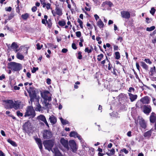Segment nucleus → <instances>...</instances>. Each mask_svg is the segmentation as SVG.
<instances>
[{"label": "nucleus", "mask_w": 156, "mask_h": 156, "mask_svg": "<svg viewBox=\"0 0 156 156\" xmlns=\"http://www.w3.org/2000/svg\"><path fill=\"white\" fill-rule=\"evenodd\" d=\"M8 68L11 69L13 72H19L22 68V66L20 63L15 62H10L8 64Z\"/></svg>", "instance_id": "1"}, {"label": "nucleus", "mask_w": 156, "mask_h": 156, "mask_svg": "<svg viewBox=\"0 0 156 156\" xmlns=\"http://www.w3.org/2000/svg\"><path fill=\"white\" fill-rule=\"evenodd\" d=\"M36 115V113L33 107L31 106H28L26 108V111L24 116L25 117H30V118H33Z\"/></svg>", "instance_id": "2"}, {"label": "nucleus", "mask_w": 156, "mask_h": 156, "mask_svg": "<svg viewBox=\"0 0 156 156\" xmlns=\"http://www.w3.org/2000/svg\"><path fill=\"white\" fill-rule=\"evenodd\" d=\"M30 98V101L32 103L34 102V99L37 98V95L35 90V88L34 87H30L29 89H27Z\"/></svg>", "instance_id": "3"}, {"label": "nucleus", "mask_w": 156, "mask_h": 156, "mask_svg": "<svg viewBox=\"0 0 156 156\" xmlns=\"http://www.w3.org/2000/svg\"><path fill=\"white\" fill-rule=\"evenodd\" d=\"M45 148L49 151L52 150V148L53 147L54 144V140H44L43 143Z\"/></svg>", "instance_id": "4"}, {"label": "nucleus", "mask_w": 156, "mask_h": 156, "mask_svg": "<svg viewBox=\"0 0 156 156\" xmlns=\"http://www.w3.org/2000/svg\"><path fill=\"white\" fill-rule=\"evenodd\" d=\"M31 126V125L29 121H27V122H25L23 125V130L25 131L26 133H30L31 132V130H32V128Z\"/></svg>", "instance_id": "5"}, {"label": "nucleus", "mask_w": 156, "mask_h": 156, "mask_svg": "<svg viewBox=\"0 0 156 156\" xmlns=\"http://www.w3.org/2000/svg\"><path fill=\"white\" fill-rule=\"evenodd\" d=\"M52 136V133L50 131L47 129L44 130L43 131V136L44 139H49Z\"/></svg>", "instance_id": "6"}, {"label": "nucleus", "mask_w": 156, "mask_h": 156, "mask_svg": "<svg viewBox=\"0 0 156 156\" xmlns=\"http://www.w3.org/2000/svg\"><path fill=\"white\" fill-rule=\"evenodd\" d=\"M69 145L72 151L74 152H76L77 151V149L76 144L75 141L73 140L69 141Z\"/></svg>", "instance_id": "7"}, {"label": "nucleus", "mask_w": 156, "mask_h": 156, "mask_svg": "<svg viewBox=\"0 0 156 156\" xmlns=\"http://www.w3.org/2000/svg\"><path fill=\"white\" fill-rule=\"evenodd\" d=\"M151 107L150 105H144L143 106V112L147 115H148L151 112Z\"/></svg>", "instance_id": "8"}, {"label": "nucleus", "mask_w": 156, "mask_h": 156, "mask_svg": "<svg viewBox=\"0 0 156 156\" xmlns=\"http://www.w3.org/2000/svg\"><path fill=\"white\" fill-rule=\"evenodd\" d=\"M121 17L123 18L128 20L130 17V14L129 12L127 11H123L121 12Z\"/></svg>", "instance_id": "9"}, {"label": "nucleus", "mask_w": 156, "mask_h": 156, "mask_svg": "<svg viewBox=\"0 0 156 156\" xmlns=\"http://www.w3.org/2000/svg\"><path fill=\"white\" fill-rule=\"evenodd\" d=\"M60 142L64 147L67 149L68 150H69L68 141L67 140H65L64 138H62L60 139Z\"/></svg>", "instance_id": "10"}, {"label": "nucleus", "mask_w": 156, "mask_h": 156, "mask_svg": "<svg viewBox=\"0 0 156 156\" xmlns=\"http://www.w3.org/2000/svg\"><path fill=\"white\" fill-rule=\"evenodd\" d=\"M139 123L142 128L144 129L147 127V124L144 119L142 118L139 119Z\"/></svg>", "instance_id": "11"}, {"label": "nucleus", "mask_w": 156, "mask_h": 156, "mask_svg": "<svg viewBox=\"0 0 156 156\" xmlns=\"http://www.w3.org/2000/svg\"><path fill=\"white\" fill-rule=\"evenodd\" d=\"M140 101L143 104H148L150 102V98L148 96H145L141 98Z\"/></svg>", "instance_id": "12"}, {"label": "nucleus", "mask_w": 156, "mask_h": 156, "mask_svg": "<svg viewBox=\"0 0 156 156\" xmlns=\"http://www.w3.org/2000/svg\"><path fill=\"white\" fill-rule=\"evenodd\" d=\"M37 119L39 120H40L44 122L47 126H49V125L47 121L46 118L44 115H39L37 117Z\"/></svg>", "instance_id": "13"}, {"label": "nucleus", "mask_w": 156, "mask_h": 156, "mask_svg": "<svg viewBox=\"0 0 156 156\" xmlns=\"http://www.w3.org/2000/svg\"><path fill=\"white\" fill-rule=\"evenodd\" d=\"M150 121L152 123H154L156 121V114L154 112L151 113L150 117Z\"/></svg>", "instance_id": "14"}, {"label": "nucleus", "mask_w": 156, "mask_h": 156, "mask_svg": "<svg viewBox=\"0 0 156 156\" xmlns=\"http://www.w3.org/2000/svg\"><path fill=\"white\" fill-rule=\"evenodd\" d=\"M41 151H42V144L41 139L39 138H37L35 139Z\"/></svg>", "instance_id": "15"}, {"label": "nucleus", "mask_w": 156, "mask_h": 156, "mask_svg": "<svg viewBox=\"0 0 156 156\" xmlns=\"http://www.w3.org/2000/svg\"><path fill=\"white\" fill-rule=\"evenodd\" d=\"M128 95L131 102H133L135 101L137 97V95L133 94L131 93H128Z\"/></svg>", "instance_id": "16"}, {"label": "nucleus", "mask_w": 156, "mask_h": 156, "mask_svg": "<svg viewBox=\"0 0 156 156\" xmlns=\"http://www.w3.org/2000/svg\"><path fill=\"white\" fill-rule=\"evenodd\" d=\"M152 133L151 130H150L144 133V136L147 139H149L151 136Z\"/></svg>", "instance_id": "17"}, {"label": "nucleus", "mask_w": 156, "mask_h": 156, "mask_svg": "<svg viewBox=\"0 0 156 156\" xmlns=\"http://www.w3.org/2000/svg\"><path fill=\"white\" fill-rule=\"evenodd\" d=\"M49 119L51 123L54 124H55L57 122V119L53 115H51Z\"/></svg>", "instance_id": "18"}, {"label": "nucleus", "mask_w": 156, "mask_h": 156, "mask_svg": "<svg viewBox=\"0 0 156 156\" xmlns=\"http://www.w3.org/2000/svg\"><path fill=\"white\" fill-rule=\"evenodd\" d=\"M96 23L97 25L101 29L104 28L105 27L104 23L101 19H99V20Z\"/></svg>", "instance_id": "19"}, {"label": "nucleus", "mask_w": 156, "mask_h": 156, "mask_svg": "<svg viewBox=\"0 0 156 156\" xmlns=\"http://www.w3.org/2000/svg\"><path fill=\"white\" fill-rule=\"evenodd\" d=\"M56 14L59 16H61L62 14V10L59 7L56 6L55 9Z\"/></svg>", "instance_id": "20"}, {"label": "nucleus", "mask_w": 156, "mask_h": 156, "mask_svg": "<svg viewBox=\"0 0 156 156\" xmlns=\"http://www.w3.org/2000/svg\"><path fill=\"white\" fill-rule=\"evenodd\" d=\"M106 5H108L109 7H111L113 5V4L111 1H105L103 2L101 5L102 7H104Z\"/></svg>", "instance_id": "21"}, {"label": "nucleus", "mask_w": 156, "mask_h": 156, "mask_svg": "<svg viewBox=\"0 0 156 156\" xmlns=\"http://www.w3.org/2000/svg\"><path fill=\"white\" fill-rule=\"evenodd\" d=\"M109 152H107L106 153V154L108 156H112V155H114L115 154V149L112 148L111 150L109 151Z\"/></svg>", "instance_id": "22"}, {"label": "nucleus", "mask_w": 156, "mask_h": 156, "mask_svg": "<svg viewBox=\"0 0 156 156\" xmlns=\"http://www.w3.org/2000/svg\"><path fill=\"white\" fill-rule=\"evenodd\" d=\"M30 15L29 14L26 13L24 14H23L21 16V18L24 20H26L29 17Z\"/></svg>", "instance_id": "23"}, {"label": "nucleus", "mask_w": 156, "mask_h": 156, "mask_svg": "<svg viewBox=\"0 0 156 156\" xmlns=\"http://www.w3.org/2000/svg\"><path fill=\"white\" fill-rule=\"evenodd\" d=\"M49 93V92L48 90H44L43 93H41V96L44 99L47 97V95Z\"/></svg>", "instance_id": "24"}, {"label": "nucleus", "mask_w": 156, "mask_h": 156, "mask_svg": "<svg viewBox=\"0 0 156 156\" xmlns=\"http://www.w3.org/2000/svg\"><path fill=\"white\" fill-rule=\"evenodd\" d=\"M55 156H63L58 149H54Z\"/></svg>", "instance_id": "25"}, {"label": "nucleus", "mask_w": 156, "mask_h": 156, "mask_svg": "<svg viewBox=\"0 0 156 156\" xmlns=\"http://www.w3.org/2000/svg\"><path fill=\"white\" fill-rule=\"evenodd\" d=\"M46 23L47 24L48 27L50 29H51L52 24L51 19H49L48 20H46Z\"/></svg>", "instance_id": "26"}, {"label": "nucleus", "mask_w": 156, "mask_h": 156, "mask_svg": "<svg viewBox=\"0 0 156 156\" xmlns=\"http://www.w3.org/2000/svg\"><path fill=\"white\" fill-rule=\"evenodd\" d=\"M7 141L8 143H9L12 146L14 147H16L17 146L16 143L14 141L12 140L11 139H9L7 140Z\"/></svg>", "instance_id": "27"}, {"label": "nucleus", "mask_w": 156, "mask_h": 156, "mask_svg": "<svg viewBox=\"0 0 156 156\" xmlns=\"http://www.w3.org/2000/svg\"><path fill=\"white\" fill-rule=\"evenodd\" d=\"M156 68L155 66H154L153 68H151L150 69V72L151 73L150 75L153 76L154 74L156 72Z\"/></svg>", "instance_id": "28"}, {"label": "nucleus", "mask_w": 156, "mask_h": 156, "mask_svg": "<svg viewBox=\"0 0 156 156\" xmlns=\"http://www.w3.org/2000/svg\"><path fill=\"white\" fill-rule=\"evenodd\" d=\"M16 56L18 59L21 60H23L24 58V56L19 52L17 53Z\"/></svg>", "instance_id": "29"}, {"label": "nucleus", "mask_w": 156, "mask_h": 156, "mask_svg": "<svg viewBox=\"0 0 156 156\" xmlns=\"http://www.w3.org/2000/svg\"><path fill=\"white\" fill-rule=\"evenodd\" d=\"M141 66H142L143 68L145 69L146 70H147L148 68V66L144 62H141Z\"/></svg>", "instance_id": "30"}, {"label": "nucleus", "mask_w": 156, "mask_h": 156, "mask_svg": "<svg viewBox=\"0 0 156 156\" xmlns=\"http://www.w3.org/2000/svg\"><path fill=\"white\" fill-rule=\"evenodd\" d=\"M11 47L13 49H17L18 48V46L16 42H13L11 44Z\"/></svg>", "instance_id": "31"}, {"label": "nucleus", "mask_w": 156, "mask_h": 156, "mask_svg": "<svg viewBox=\"0 0 156 156\" xmlns=\"http://www.w3.org/2000/svg\"><path fill=\"white\" fill-rule=\"evenodd\" d=\"M8 103L10 104L9 107L10 108H12L14 107L15 102H14L12 100H9L8 101Z\"/></svg>", "instance_id": "32"}, {"label": "nucleus", "mask_w": 156, "mask_h": 156, "mask_svg": "<svg viewBox=\"0 0 156 156\" xmlns=\"http://www.w3.org/2000/svg\"><path fill=\"white\" fill-rule=\"evenodd\" d=\"M77 133L74 131H71L69 134V136L70 137H73L75 138L76 137V136L77 134Z\"/></svg>", "instance_id": "33"}, {"label": "nucleus", "mask_w": 156, "mask_h": 156, "mask_svg": "<svg viewBox=\"0 0 156 156\" xmlns=\"http://www.w3.org/2000/svg\"><path fill=\"white\" fill-rule=\"evenodd\" d=\"M58 24L61 26H64L66 25V23L64 20H62L59 21Z\"/></svg>", "instance_id": "34"}, {"label": "nucleus", "mask_w": 156, "mask_h": 156, "mask_svg": "<svg viewBox=\"0 0 156 156\" xmlns=\"http://www.w3.org/2000/svg\"><path fill=\"white\" fill-rule=\"evenodd\" d=\"M89 153L90 155L91 156H93L94 154V149L93 148H91L89 149Z\"/></svg>", "instance_id": "35"}, {"label": "nucleus", "mask_w": 156, "mask_h": 156, "mask_svg": "<svg viewBox=\"0 0 156 156\" xmlns=\"http://www.w3.org/2000/svg\"><path fill=\"white\" fill-rule=\"evenodd\" d=\"M115 58L116 59H119L120 58V55L119 52L117 51L115 52Z\"/></svg>", "instance_id": "36"}, {"label": "nucleus", "mask_w": 156, "mask_h": 156, "mask_svg": "<svg viewBox=\"0 0 156 156\" xmlns=\"http://www.w3.org/2000/svg\"><path fill=\"white\" fill-rule=\"evenodd\" d=\"M60 121L62 122V123L63 125H66V124H68V122L66 120L64 119H62V118H60Z\"/></svg>", "instance_id": "37"}, {"label": "nucleus", "mask_w": 156, "mask_h": 156, "mask_svg": "<svg viewBox=\"0 0 156 156\" xmlns=\"http://www.w3.org/2000/svg\"><path fill=\"white\" fill-rule=\"evenodd\" d=\"M97 60L98 61H100L101 60L102 58L104 57V55L102 54H101L97 56Z\"/></svg>", "instance_id": "38"}, {"label": "nucleus", "mask_w": 156, "mask_h": 156, "mask_svg": "<svg viewBox=\"0 0 156 156\" xmlns=\"http://www.w3.org/2000/svg\"><path fill=\"white\" fill-rule=\"evenodd\" d=\"M77 22L79 23L81 29H83V23L79 18L77 19Z\"/></svg>", "instance_id": "39"}, {"label": "nucleus", "mask_w": 156, "mask_h": 156, "mask_svg": "<svg viewBox=\"0 0 156 156\" xmlns=\"http://www.w3.org/2000/svg\"><path fill=\"white\" fill-rule=\"evenodd\" d=\"M77 58L79 59H81L82 58V52L80 51H79L77 53Z\"/></svg>", "instance_id": "40"}, {"label": "nucleus", "mask_w": 156, "mask_h": 156, "mask_svg": "<svg viewBox=\"0 0 156 156\" xmlns=\"http://www.w3.org/2000/svg\"><path fill=\"white\" fill-rule=\"evenodd\" d=\"M13 107H13V108H14L15 109L17 110L20 107V105L19 104L15 102Z\"/></svg>", "instance_id": "41"}, {"label": "nucleus", "mask_w": 156, "mask_h": 156, "mask_svg": "<svg viewBox=\"0 0 156 156\" xmlns=\"http://www.w3.org/2000/svg\"><path fill=\"white\" fill-rule=\"evenodd\" d=\"M155 28L154 26H152L150 27H147L146 28V30L148 31H151L154 30Z\"/></svg>", "instance_id": "42"}, {"label": "nucleus", "mask_w": 156, "mask_h": 156, "mask_svg": "<svg viewBox=\"0 0 156 156\" xmlns=\"http://www.w3.org/2000/svg\"><path fill=\"white\" fill-rule=\"evenodd\" d=\"M41 108V106L39 104H38L36 106V108L35 109L36 111H40Z\"/></svg>", "instance_id": "43"}, {"label": "nucleus", "mask_w": 156, "mask_h": 156, "mask_svg": "<svg viewBox=\"0 0 156 156\" xmlns=\"http://www.w3.org/2000/svg\"><path fill=\"white\" fill-rule=\"evenodd\" d=\"M106 61H107L108 62H109V60L108 59V57L106 55L105 59L101 62V64L103 65L104 66Z\"/></svg>", "instance_id": "44"}, {"label": "nucleus", "mask_w": 156, "mask_h": 156, "mask_svg": "<svg viewBox=\"0 0 156 156\" xmlns=\"http://www.w3.org/2000/svg\"><path fill=\"white\" fill-rule=\"evenodd\" d=\"M16 115L19 117H22L23 116V114L20 111L18 110L16 111Z\"/></svg>", "instance_id": "45"}, {"label": "nucleus", "mask_w": 156, "mask_h": 156, "mask_svg": "<svg viewBox=\"0 0 156 156\" xmlns=\"http://www.w3.org/2000/svg\"><path fill=\"white\" fill-rule=\"evenodd\" d=\"M41 4L43 5V7L45 8L46 5L45 0H40Z\"/></svg>", "instance_id": "46"}, {"label": "nucleus", "mask_w": 156, "mask_h": 156, "mask_svg": "<svg viewBox=\"0 0 156 156\" xmlns=\"http://www.w3.org/2000/svg\"><path fill=\"white\" fill-rule=\"evenodd\" d=\"M51 5L49 3H48L47 4H46V7L47 10H49V9H51V10L52 9V8L51 7Z\"/></svg>", "instance_id": "47"}, {"label": "nucleus", "mask_w": 156, "mask_h": 156, "mask_svg": "<svg viewBox=\"0 0 156 156\" xmlns=\"http://www.w3.org/2000/svg\"><path fill=\"white\" fill-rule=\"evenodd\" d=\"M155 11V9L154 7H152L151 9L150 12L152 15H153L154 14Z\"/></svg>", "instance_id": "48"}, {"label": "nucleus", "mask_w": 156, "mask_h": 156, "mask_svg": "<svg viewBox=\"0 0 156 156\" xmlns=\"http://www.w3.org/2000/svg\"><path fill=\"white\" fill-rule=\"evenodd\" d=\"M121 152H124L125 154H127L128 153L129 151L127 150L126 149L124 148L122 149H121L120 150V152L121 153Z\"/></svg>", "instance_id": "49"}, {"label": "nucleus", "mask_w": 156, "mask_h": 156, "mask_svg": "<svg viewBox=\"0 0 156 156\" xmlns=\"http://www.w3.org/2000/svg\"><path fill=\"white\" fill-rule=\"evenodd\" d=\"M84 51L85 52H87L88 54H89L92 52L91 49H89L88 47L85 48Z\"/></svg>", "instance_id": "50"}, {"label": "nucleus", "mask_w": 156, "mask_h": 156, "mask_svg": "<svg viewBox=\"0 0 156 156\" xmlns=\"http://www.w3.org/2000/svg\"><path fill=\"white\" fill-rule=\"evenodd\" d=\"M76 36L78 37H80L81 36V33L80 31H77L76 32Z\"/></svg>", "instance_id": "51"}, {"label": "nucleus", "mask_w": 156, "mask_h": 156, "mask_svg": "<svg viewBox=\"0 0 156 156\" xmlns=\"http://www.w3.org/2000/svg\"><path fill=\"white\" fill-rule=\"evenodd\" d=\"M14 16V15L13 14H11L8 17V18L7 19V20H9L12 19Z\"/></svg>", "instance_id": "52"}, {"label": "nucleus", "mask_w": 156, "mask_h": 156, "mask_svg": "<svg viewBox=\"0 0 156 156\" xmlns=\"http://www.w3.org/2000/svg\"><path fill=\"white\" fill-rule=\"evenodd\" d=\"M38 67H34L33 68V69L31 70V72L33 73H34L36 72V71L37 70H38Z\"/></svg>", "instance_id": "53"}, {"label": "nucleus", "mask_w": 156, "mask_h": 156, "mask_svg": "<svg viewBox=\"0 0 156 156\" xmlns=\"http://www.w3.org/2000/svg\"><path fill=\"white\" fill-rule=\"evenodd\" d=\"M135 90V89L133 87H129V89L128 90V91L129 92H134Z\"/></svg>", "instance_id": "54"}, {"label": "nucleus", "mask_w": 156, "mask_h": 156, "mask_svg": "<svg viewBox=\"0 0 156 156\" xmlns=\"http://www.w3.org/2000/svg\"><path fill=\"white\" fill-rule=\"evenodd\" d=\"M72 47L73 49L76 50L77 48L76 44L74 43H73L72 44Z\"/></svg>", "instance_id": "55"}, {"label": "nucleus", "mask_w": 156, "mask_h": 156, "mask_svg": "<svg viewBox=\"0 0 156 156\" xmlns=\"http://www.w3.org/2000/svg\"><path fill=\"white\" fill-rule=\"evenodd\" d=\"M108 62L109 63L108 64V70H110L112 68V65L111 64L110 61H109V62Z\"/></svg>", "instance_id": "56"}, {"label": "nucleus", "mask_w": 156, "mask_h": 156, "mask_svg": "<svg viewBox=\"0 0 156 156\" xmlns=\"http://www.w3.org/2000/svg\"><path fill=\"white\" fill-rule=\"evenodd\" d=\"M144 61H145L146 63H148L150 64H151L152 63V62L149 59H145Z\"/></svg>", "instance_id": "57"}, {"label": "nucleus", "mask_w": 156, "mask_h": 156, "mask_svg": "<svg viewBox=\"0 0 156 156\" xmlns=\"http://www.w3.org/2000/svg\"><path fill=\"white\" fill-rule=\"evenodd\" d=\"M37 10V8L35 6H34L32 7L31 9V10L32 12H35Z\"/></svg>", "instance_id": "58"}, {"label": "nucleus", "mask_w": 156, "mask_h": 156, "mask_svg": "<svg viewBox=\"0 0 156 156\" xmlns=\"http://www.w3.org/2000/svg\"><path fill=\"white\" fill-rule=\"evenodd\" d=\"M114 49V51H117L118 50L119 48L117 45H114L113 46Z\"/></svg>", "instance_id": "59"}, {"label": "nucleus", "mask_w": 156, "mask_h": 156, "mask_svg": "<svg viewBox=\"0 0 156 156\" xmlns=\"http://www.w3.org/2000/svg\"><path fill=\"white\" fill-rule=\"evenodd\" d=\"M87 26L88 27H89L90 28H88V29H92L93 28V27L91 26V24L87 23Z\"/></svg>", "instance_id": "60"}, {"label": "nucleus", "mask_w": 156, "mask_h": 156, "mask_svg": "<svg viewBox=\"0 0 156 156\" xmlns=\"http://www.w3.org/2000/svg\"><path fill=\"white\" fill-rule=\"evenodd\" d=\"M37 48L38 50H40L41 49V47H40V46L39 43H38L36 44Z\"/></svg>", "instance_id": "61"}, {"label": "nucleus", "mask_w": 156, "mask_h": 156, "mask_svg": "<svg viewBox=\"0 0 156 156\" xmlns=\"http://www.w3.org/2000/svg\"><path fill=\"white\" fill-rule=\"evenodd\" d=\"M5 78V75L4 74H2V75L0 76V80H2L3 79Z\"/></svg>", "instance_id": "62"}, {"label": "nucleus", "mask_w": 156, "mask_h": 156, "mask_svg": "<svg viewBox=\"0 0 156 156\" xmlns=\"http://www.w3.org/2000/svg\"><path fill=\"white\" fill-rule=\"evenodd\" d=\"M51 80L49 79V78H48L47 79V83L48 84V85H49L51 83Z\"/></svg>", "instance_id": "63"}, {"label": "nucleus", "mask_w": 156, "mask_h": 156, "mask_svg": "<svg viewBox=\"0 0 156 156\" xmlns=\"http://www.w3.org/2000/svg\"><path fill=\"white\" fill-rule=\"evenodd\" d=\"M117 40L118 41L119 40L120 42H122L123 41V38L122 37H119L118 38H117Z\"/></svg>", "instance_id": "64"}]
</instances>
